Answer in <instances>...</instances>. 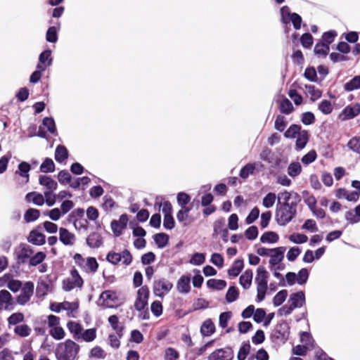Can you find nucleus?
I'll return each mask as SVG.
<instances>
[{"mask_svg":"<svg viewBox=\"0 0 360 360\" xmlns=\"http://www.w3.org/2000/svg\"><path fill=\"white\" fill-rule=\"evenodd\" d=\"M297 205V204H295V202L278 204L276 210L277 223L281 226L288 224L296 215Z\"/></svg>","mask_w":360,"mask_h":360,"instance_id":"f257e3e1","label":"nucleus"},{"mask_svg":"<svg viewBox=\"0 0 360 360\" xmlns=\"http://www.w3.org/2000/svg\"><path fill=\"white\" fill-rule=\"evenodd\" d=\"M79 350V346L71 340L58 345L56 349L57 360H75Z\"/></svg>","mask_w":360,"mask_h":360,"instance_id":"f03ea898","label":"nucleus"},{"mask_svg":"<svg viewBox=\"0 0 360 360\" xmlns=\"http://www.w3.org/2000/svg\"><path fill=\"white\" fill-rule=\"evenodd\" d=\"M269 273L263 266H259L257 269L255 283L257 284V301L262 302L265 298L267 290Z\"/></svg>","mask_w":360,"mask_h":360,"instance_id":"7ed1b4c3","label":"nucleus"},{"mask_svg":"<svg viewBox=\"0 0 360 360\" xmlns=\"http://www.w3.org/2000/svg\"><path fill=\"white\" fill-rule=\"evenodd\" d=\"M73 259L75 264L86 273L94 274L98 270V263L94 257L84 258L82 255L77 253L74 255Z\"/></svg>","mask_w":360,"mask_h":360,"instance_id":"20e7f679","label":"nucleus"},{"mask_svg":"<svg viewBox=\"0 0 360 360\" xmlns=\"http://www.w3.org/2000/svg\"><path fill=\"white\" fill-rule=\"evenodd\" d=\"M290 326L285 321L278 323L271 335L273 342L285 343L289 338Z\"/></svg>","mask_w":360,"mask_h":360,"instance_id":"39448f33","label":"nucleus"},{"mask_svg":"<svg viewBox=\"0 0 360 360\" xmlns=\"http://www.w3.org/2000/svg\"><path fill=\"white\" fill-rule=\"evenodd\" d=\"M84 281L76 269L70 270V277L63 281V289L69 292L75 288H81L83 286Z\"/></svg>","mask_w":360,"mask_h":360,"instance_id":"423d86ee","label":"nucleus"},{"mask_svg":"<svg viewBox=\"0 0 360 360\" xmlns=\"http://www.w3.org/2000/svg\"><path fill=\"white\" fill-rule=\"evenodd\" d=\"M173 284L169 280L162 278L154 281L153 292L158 297L163 298L172 289Z\"/></svg>","mask_w":360,"mask_h":360,"instance_id":"0eeeda50","label":"nucleus"},{"mask_svg":"<svg viewBox=\"0 0 360 360\" xmlns=\"http://www.w3.org/2000/svg\"><path fill=\"white\" fill-rule=\"evenodd\" d=\"M106 259L112 264L122 262L125 266H129L132 262V255L127 250H123L121 253L110 252L106 256Z\"/></svg>","mask_w":360,"mask_h":360,"instance_id":"6e6552de","label":"nucleus"},{"mask_svg":"<svg viewBox=\"0 0 360 360\" xmlns=\"http://www.w3.org/2000/svg\"><path fill=\"white\" fill-rule=\"evenodd\" d=\"M150 291L146 285L142 286L137 291V296L134 302V308L141 311L148 306Z\"/></svg>","mask_w":360,"mask_h":360,"instance_id":"1a4fd4ad","label":"nucleus"},{"mask_svg":"<svg viewBox=\"0 0 360 360\" xmlns=\"http://www.w3.org/2000/svg\"><path fill=\"white\" fill-rule=\"evenodd\" d=\"M34 283L31 281L26 282L21 288L20 294L17 297V302L20 305H25L27 303L34 292Z\"/></svg>","mask_w":360,"mask_h":360,"instance_id":"9d476101","label":"nucleus"},{"mask_svg":"<svg viewBox=\"0 0 360 360\" xmlns=\"http://www.w3.org/2000/svg\"><path fill=\"white\" fill-rule=\"evenodd\" d=\"M212 237L216 238L220 235L224 243L228 242L229 231L226 228L225 221L224 219H219L214 222Z\"/></svg>","mask_w":360,"mask_h":360,"instance_id":"9b49d317","label":"nucleus"},{"mask_svg":"<svg viewBox=\"0 0 360 360\" xmlns=\"http://www.w3.org/2000/svg\"><path fill=\"white\" fill-rule=\"evenodd\" d=\"M34 254L33 249L27 245L22 244L17 253V262L23 264L29 262L30 257Z\"/></svg>","mask_w":360,"mask_h":360,"instance_id":"f8f14e48","label":"nucleus"},{"mask_svg":"<svg viewBox=\"0 0 360 360\" xmlns=\"http://www.w3.org/2000/svg\"><path fill=\"white\" fill-rule=\"evenodd\" d=\"M233 354L231 348L217 349L213 352L207 358V360H231Z\"/></svg>","mask_w":360,"mask_h":360,"instance_id":"ddd939ff","label":"nucleus"},{"mask_svg":"<svg viewBox=\"0 0 360 360\" xmlns=\"http://www.w3.org/2000/svg\"><path fill=\"white\" fill-rule=\"evenodd\" d=\"M128 220L127 214H122L118 220L112 221L111 229L116 236L122 235V231L127 227Z\"/></svg>","mask_w":360,"mask_h":360,"instance_id":"4468645a","label":"nucleus"},{"mask_svg":"<svg viewBox=\"0 0 360 360\" xmlns=\"http://www.w3.org/2000/svg\"><path fill=\"white\" fill-rule=\"evenodd\" d=\"M13 305L11 294L6 290H0V311L11 310L13 309Z\"/></svg>","mask_w":360,"mask_h":360,"instance_id":"2eb2a0df","label":"nucleus"},{"mask_svg":"<svg viewBox=\"0 0 360 360\" xmlns=\"http://www.w3.org/2000/svg\"><path fill=\"white\" fill-rule=\"evenodd\" d=\"M360 113V104L356 103L354 105L346 106L340 115L342 120H350Z\"/></svg>","mask_w":360,"mask_h":360,"instance_id":"dca6fc26","label":"nucleus"},{"mask_svg":"<svg viewBox=\"0 0 360 360\" xmlns=\"http://www.w3.org/2000/svg\"><path fill=\"white\" fill-rule=\"evenodd\" d=\"M78 308L77 302H63L61 303H52L50 306V309L56 313L60 312L61 310H66L73 312Z\"/></svg>","mask_w":360,"mask_h":360,"instance_id":"f3484780","label":"nucleus"},{"mask_svg":"<svg viewBox=\"0 0 360 360\" xmlns=\"http://www.w3.org/2000/svg\"><path fill=\"white\" fill-rule=\"evenodd\" d=\"M278 204L290 203V202H295V204H297L300 201V198L295 192H288L285 191L278 193Z\"/></svg>","mask_w":360,"mask_h":360,"instance_id":"a211bd4d","label":"nucleus"},{"mask_svg":"<svg viewBox=\"0 0 360 360\" xmlns=\"http://www.w3.org/2000/svg\"><path fill=\"white\" fill-rule=\"evenodd\" d=\"M51 51L49 49L45 50L39 55L37 69L46 70V68L51 65Z\"/></svg>","mask_w":360,"mask_h":360,"instance_id":"6ab92c4d","label":"nucleus"},{"mask_svg":"<svg viewBox=\"0 0 360 360\" xmlns=\"http://www.w3.org/2000/svg\"><path fill=\"white\" fill-rule=\"evenodd\" d=\"M285 250V247L283 246L275 248V250L271 254L269 262L270 266L274 265L276 266L283 261Z\"/></svg>","mask_w":360,"mask_h":360,"instance_id":"aec40b11","label":"nucleus"},{"mask_svg":"<svg viewBox=\"0 0 360 360\" xmlns=\"http://www.w3.org/2000/svg\"><path fill=\"white\" fill-rule=\"evenodd\" d=\"M191 277L181 276L176 283V290L179 293L187 294L191 290Z\"/></svg>","mask_w":360,"mask_h":360,"instance_id":"412c9836","label":"nucleus"},{"mask_svg":"<svg viewBox=\"0 0 360 360\" xmlns=\"http://www.w3.org/2000/svg\"><path fill=\"white\" fill-rule=\"evenodd\" d=\"M59 240L65 245H72L75 242V236L65 228L59 229Z\"/></svg>","mask_w":360,"mask_h":360,"instance_id":"4be33fe9","label":"nucleus"},{"mask_svg":"<svg viewBox=\"0 0 360 360\" xmlns=\"http://www.w3.org/2000/svg\"><path fill=\"white\" fill-rule=\"evenodd\" d=\"M288 303L292 305V307H301L305 303V295L302 291L292 293L290 296Z\"/></svg>","mask_w":360,"mask_h":360,"instance_id":"5701e85b","label":"nucleus"},{"mask_svg":"<svg viewBox=\"0 0 360 360\" xmlns=\"http://www.w3.org/2000/svg\"><path fill=\"white\" fill-rule=\"evenodd\" d=\"M46 236L44 234L37 231V230H32L30 231L27 240L30 243L35 245H42L46 242Z\"/></svg>","mask_w":360,"mask_h":360,"instance_id":"b1692460","label":"nucleus"},{"mask_svg":"<svg viewBox=\"0 0 360 360\" xmlns=\"http://www.w3.org/2000/svg\"><path fill=\"white\" fill-rule=\"evenodd\" d=\"M259 167H262L259 164L249 163L243 167L240 172V176L243 179L248 178L250 174H254L257 172H259Z\"/></svg>","mask_w":360,"mask_h":360,"instance_id":"393cba45","label":"nucleus"},{"mask_svg":"<svg viewBox=\"0 0 360 360\" xmlns=\"http://www.w3.org/2000/svg\"><path fill=\"white\" fill-rule=\"evenodd\" d=\"M39 182V184L44 186L47 191H56L58 188L57 182L49 176H40Z\"/></svg>","mask_w":360,"mask_h":360,"instance_id":"a878e982","label":"nucleus"},{"mask_svg":"<svg viewBox=\"0 0 360 360\" xmlns=\"http://www.w3.org/2000/svg\"><path fill=\"white\" fill-rule=\"evenodd\" d=\"M86 243L90 248H99L103 243L102 237L98 233L94 232L87 237Z\"/></svg>","mask_w":360,"mask_h":360,"instance_id":"bb28decb","label":"nucleus"},{"mask_svg":"<svg viewBox=\"0 0 360 360\" xmlns=\"http://www.w3.org/2000/svg\"><path fill=\"white\" fill-rule=\"evenodd\" d=\"M252 271L250 269L245 270L244 273L240 276L239 283L244 289H248L250 287L252 284Z\"/></svg>","mask_w":360,"mask_h":360,"instance_id":"cd10ccee","label":"nucleus"},{"mask_svg":"<svg viewBox=\"0 0 360 360\" xmlns=\"http://www.w3.org/2000/svg\"><path fill=\"white\" fill-rule=\"evenodd\" d=\"M296 148L297 150H302L304 148L306 144L307 143L309 138V134L307 130L303 129L300 134L296 136Z\"/></svg>","mask_w":360,"mask_h":360,"instance_id":"c85d7f7f","label":"nucleus"},{"mask_svg":"<svg viewBox=\"0 0 360 360\" xmlns=\"http://www.w3.org/2000/svg\"><path fill=\"white\" fill-rule=\"evenodd\" d=\"M215 331V326L211 319L205 320L201 327L200 333L203 336H210Z\"/></svg>","mask_w":360,"mask_h":360,"instance_id":"c756f323","label":"nucleus"},{"mask_svg":"<svg viewBox=\"0 0 360 360\" xmlns=\"http://www.w3.org/2000/svg\"><path fill=\"white\" fill-rule=\"evenodd\" d=\"M25 200L27 202H32L37 206H42L44 204V195L36 192L28 193L25 196Z\"/></svg>","mask_w":360,"mask_h":360,"instance_id":"7c9ffc66","label":"nucleus"},{"mask_svg":"<svg viewBox=\"0 0 360 360\" xmlns=\"http://www.w3.org/2000/svg\"><path fill=\"white\" fill-rule=\"evenodd\" d=\"M330 47L321 41L317 42L314 46V52L319 57L326 58L328 54Z\"/></svg>","mask_w":360,"mask_h":360,"instance_id":"2f4dec72","label":"nucleus"},{"mask_svg":"<svg viewBox=\"0 0 360 360\" xmlns=\"http://www.w3.org/2000/svg\"><path fill=\"white\" fill-rule=\"evenodd\" d=\"M115 293L110 290H105L100 295V300L103 301V304L105 307H111L112 303L115 301Z\"/></svg>","mask_w":360,"mask_h":360,"instance_id":"473e14b6","label":"nucleus"},{"mask_svg":"<svg viewBox=\"0 0 360 360\" xmlns=\"http://www.w3.org/2000/svg\"><path fill=\"white\" fill-rule=\"evenodd\" d=\"M304 88L310 95V99L313 102L320 98L322 96V91L316 88L314 85L306 84Z\"/></svg>","mask_w":360,"mask_h":360,"instance_id":"72a5a7b5","label":"nucleus"},{"mask_svg":"<svg viewBox=\"0 0 360 360\" xmlns=\"http://www.w3.org/2000/svg\"><path fill=\"white\" fill-rule=\"evenodd\" d=\"M244 264L243 259H236L231 269L228 271L230 276L236 277L239 275L243 268Z\"/></svg>","mask_w":360,"mask_h":360,"instance_id":"f704fd0d","label":"nucleus"},{"mask_svg":"<svg viewBox=\"0 0 360 360\" xmlns=\"http://www.w3.org/2000/svg\"><path fill=\"white\" fill-rule=\"evenodd\" d=\"M279 110L281 112L289 115L294 110V108L289 99L283 98L280 102Z\"/></svg>","mask_w":360,"mask_h":360,"instance_id":"c9c22d12","label":"nucleus"},{"mask_svg":"<svg viewBox=\"0 0 360 360\" xmlns=\"http://www.w3.org/2000/svg\"><path fill=\"white\" fill-rule=\"evenodd\" d=\"M337 36L338 32L335 30H329L323 33L320 41L329 46L334 41Z\"/></svg>","mask_w":360,"mask_h":360,"instance_id":"e433bc0d","label":"nucleus"},{"mask_svg":"<svg viewBox=\"0 0 360 360\" xmlns=\"http://www.w3.org/2000/svg\"><path fill=\"white\" fill-rule=\"evenodd\" d=\"M40 216L39 210L34 208L28 209L24 214V219L27 223L36 221Z\"/></svg>","mask_w":360,"mask_h":360,"instance_id":"4c0bfd02","label":"nucleus"},{"mask_svg":"<svg viewBox=\"0 0 360 360\" xmlns=\"http://www.w3.org/2000/svg\"><path fill=\"white\" fill-rule=\"evenodd\" d=\"M67 327L70 332L74 335L75 339H79L82 331V326L74 321H69L67 324Z\"/></svg>","mask_w":360,"mask_h":360,"instance_id":"58836bf2","label":"nucleus"},{"mask_svg":"<svg viewBox=\"0 0 360 360\" xmlns=\"http://www.w3.org/2000/svg\"><path fill=\"white\" fill-rule=\"evenodd\" d=\"M190 210L191 208H181L177 212V220L181 223H183L184 226H187L191 223V221L188 219V212Z\"/></svg>","mask_w":360,"mask_h":360,"instance_id":"ea45409f","label":"nucleus"},{"mask_svg":"<svg viewBox=\"0 0 360 360\" xmlns=\"http://www.w3.org/2000/svg\"><path fill=\"white\" fill-rule=\"evenodd\" d=\"M46 255L44 252H38L35 255H32L29 260V264L32 266H36L41 264L46 259Z\"/></svg>","mask_w":360,"mask_h":360,"instance_id":"a19ab883","label":"nucleus"},{"mask_svg":"<svg viewBox=\"0 0 360 360\" xmlns=\"http://www.w3.org/2000/svg\"><path fill=\"white\" fill-rule=\"evenodd\" d=\"M301 131L302 127L300 125L293 124L285 131L284 136L288 139H294Z\"/></svg>","mask_w":360,"mask_h":360,"instance_id":"79ce46f5","label":"nucleus"},{"mask_svg":"<svg viewBox=\"0 0 360 360\" xmlns=\"http://www.w3.org/2000/svg\"><path fill=\"white\" fill-rule=\"evenodd\" d=\"M344 89L347 91H352L360 89V76H355L345 84Z\"/></svg>","mask_w":360,"mask_h":360,"instance_id":"37998d69","label":"nucleus"},{"mask_svg":"<svg viewBox=\"0 0 360 360\" xmlns=\"http://www.w3.org/2000/svg\"><path fill=\"white\" fill-rule=\"evenodd\" d=\"M278 235L273 231H267L263 233L260 238L262 243H275L278 240Z\"/></svg>","mask_w":360,"mask_h":360,"instance_id":"c03bdc74","label":"nucleus"},{"mask_svg":"<svg viewBox=\"0 0 360 360\" xmlns=\"http://www.w3.org/2000/svg\"><path fill=\"white\" fill-rule=\"evenodd\" d=\"M207 285L210 288L220 290L226 286V282L221 279H210L207 281Z\"/></svg>","mask_w":360,"mask_h":360,"instance_id":"a18cd8bd","label":"nucleus"},{"mask_svg":"<svg viewBox=\"0 0 360 360\" xmlns=\"http://www.w3.org/2000/svg\"><path fill=\"white\" fill-rule=\"evenodd\" d=\"M169 237L166 233H160L154 236V240L160 248H165L168 243Z\"/></svg>","mask_w":360,"mask_h":360,"instance_id":"49530a36","label":"nucleus"},{"mask_svg":"<svg viewBox=\"0 0 360 360\" xmlns=\"http://www.w3.org/2000/svg\"><path fill=\"white\" fill-rule=\"evenodd\" d=\"M49 334L51 335L53 338L57 340L63 339L65 335L64 329L59 326L51 328L49 330Z\"/></svg>","mask_w":360,"mask_h":360,"instance_id":"de8ad7c7","label":"nucleus"},{"mask_svg":"<svg viewBox=\"0 0 360 360\" xmlns=\"http://www.w3.org/2000/svg\"><path fill=\"white\" fill-rule=\"evenodd\" d=\"M302 171L301 165L297 162H293L288 166V174L291 177H295L298 176Z\"/></svg>","mask_w":360,"mask_h":360,"instance_id":"09e8293b","label":"nucleus"},{"mask_svg":"<svg viewBox=\"0 0 360 360\" xmlns=\"http://www.w3.org/2000/svg\"><path fill=\"white\" fill-rule=\"evenodd\" d=\"M300 43L305 49H310L314 43V38L310 33H304L300 37Z\"/></svg>","mask_w":360,"mask_h":360,"instance_id":"8fccbe9b","label":"nucleus"},{"mask_svg":"<svg viewBox=\"0 0 360 360\" xmlns=\"http://www.w3.org/2000/svg\"><path fill=\"white\" fill-rule=\"evenodd\" d=\"M288 296V291L282 290L276 293L273 299V303L275 306L278 307L282 304Z\"/></svg>","mask_w":360,"mask_h":360,"instance_id":"3c124183","label":"nucleus"},{"mask_svg":"<svg viewBox=\"0 0 360 360\" xmlns=\"http://www.w3.org/2000/svg\"><path fill=\"white\" fill-rule=\"evenodd\" d=\"M30 170V165L25 162H22L18 166V173L21 176L25 177L26 179L25 182H27L29 180L28 172Z\"/></svg>","mask_w":360,"mask_h":360,"instance_id":"603ef678","label":"nucleus"},{"mask_svg":"<svg viewBox=\"0 0 360 360\" xmlns=\"http://www.w3.org/2000/svg\"><path fill=\"white\" fill-rule=\"evenodd\" d=\"M319 110L325 115H328L333 111V106L330 101L323 100L318 106Z\"/></svg>","mask_w":360,"mask_h":360,"instance_id":"864d4df0","label":"nucleus"},{"mask_svg":"<svg viewBox=\"0 0 360 360\" xmlns=\"http://www.w3.org/2000/svg\"><path fill=\"white\" fill-rule=\"evenodd\" d=\"M276 195L274 193H269L263 198L262 205L266 208L272 207L275 203Z\"/></svg>","mask_w":360,"mask_h":360,"instance_id":"5fc2aeb1","label":"nucleus"},{"mask_svg":"<svg viewBox=\"0 0 360 360\" xmlns=\"http://www.w3.org/2000/svg\"><path fill=\"white\" fill-rule=\"evenodd\" d=\"M287 125V122L284 116L278 115L276 116L274 123V127L279 131H283Z\"/></svg>","mask_w":360,"mask_h":360,"instance_id":"6e6d98bb","label":"nucleus"},{"mask_svg":"<svg viewBox=\"0 0 360 360\" xmlns=\"http://www.w3.org/2000/svg\"><path fill=\"white\" fill-rule=\"evenodd\" d=\"M53 191H46L44 193V202L49 206L52 207L56 201L57 195L53 193Z\"/></svg>","mask_w":360,"mask_h":360,"instance_id":"4d7b16f0","label":"nucleus"},{"mask_svg":"<svg viewBox=\"0 0 360 360\" xmlns=\"http://www.w3.org/2000/svg\"><path fill=\"white\" fill-rule=\"evenodd\" d=\"M40 169L44 173L52 172L55 169V165L51 159H45L40 166Z\"/></svg>","mask_w":360,"mask_h":360,"instance_id":"13d9d810","label":"nucleus"},{"mask_svg":"<svg viewBox=\"0 0 360 360\" xmlns=\"http://www.w3.org/2000/svg\"><path fill=\"white\" fill-rule=\"evenodd\" d=\"M232 317L231 311L223 312L219 315V325L221 328H225L228 326V322Z\"/></svg>","mask_w":360,"mask_h":360,"instance_id":"bf43d9fd","label":"nucleus"},{"mask_svg":"<svg viewBox=\"0 0 360 360\" xmlns=\"http://www.w3.org/2000/svg\"><path fill=\"white\" fill-rule=\"evenodd\" d=\"M289 240L294 243L302 244L308 240V237L302 233H293L289 236Z\"/></svg>","mask_w":360,"mask_h":360,"instance_id":"052dcab7","label":"nucleus"},{"mask_svg":"<svg viewBox=\"0 0 360 360\" xmlns=\"http://www.w3.org/2000/svg\"><path fill=\"white\" fill-rule=\"evenodd\" d=\"M238 290L236 287H230L226 295V301L229 303L236 301L238 297Z\"/></svg>","mask_w":360,"mask_h":360,"instance_id":"680f3d73","label":"nucleus"},{"mask_svg":"<svg viewBox=\"0 0 360 360\" xmlns=\"http://www.w3.org/2000/svg\"><path fill=\"white\" fill-rule=\"evenodd\" d=\"M304 77L310 82H317V74L314 67H308L304 73Z\"/></svg>","mask_w":360,"mask_h":360,"instance_id":"e2e57ef3","label":"nucleus"},{"mask_svg":"<svg viewBox=\"0 0 360 360\" xmlns=\"http://www.w3.org/2000/svg\"><path fill=\"white\" fill-rule=\"evenodd\" d=\"M46 39L47 41L51 43H55L58 40V34L56 31V28L55 27H49L46 34Z\"/></svg>","mask_w":360,"mask_h":360,"instance_id":"0e129e2a","label":"nucleus"},{"mask_svg":"<svg viewBox=\"0 0 360 360\" xmlns=\"http://www.w3.org/2000/svg\"><path fill=\"white\" fill-rule=\"evenodd\" d=\"M42 122L50 133L54 134L56 131L55 121L52 117H44Z\"/></svg>","mask_w":360,"mask_h":360,"instance_id":"69168bd1","label":"nucleus"},{"mask_svg":"<svg viewBox=\"0 0 360 360\" xmlns=\"http://www.w3.org/2000/svg\"><path fill=\"white\" fill-rule=\"evenodd\" d=\"M81 337L86 342H91L96 337V330L95 328L87 329L83 333H81Z\"/></svg>","mask_w":360,"mask_h":360,"instance_id":"338daca9","label":"nucleus"},{"mask_svg":"<svg viewBox=\"0 0 360 360\" xmlns=\"http://www.w3.org/2000/svg\"><path fill=\"white\" fill-rule=\"evenodd\" d=\"M179 357V352L172 347H168L165 352V360H177Z\"/></svg>","mask_w":360,"mask_h":360,"instance_id":"774afa93","label":"nucleus"}]
</instances>
